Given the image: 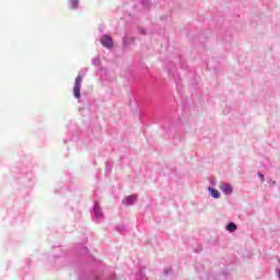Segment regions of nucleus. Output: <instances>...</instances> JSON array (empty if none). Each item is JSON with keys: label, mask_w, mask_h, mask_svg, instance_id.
<instances>
[{"label": "nucleus", "mask_w": 280, "mask_h": 280, "mask_svg": "<svg viewBox=\"0 0 280 280\" xmlns=\"http://www.w3.org/2000/svg\"><path fill=\"white\" fill-rule=\"evenodd\" d=\"M80 89H82V75H78L74 81L73 95L80 100Z\"/></svg>", "instance_id": "1"}, {"label": "nucleus", "mask_w": 280, "mask_h": 280, "mask_svg": "<svg viewBox=\"0 0 280 280\" xmlns=\"http://www.w3.org/2000/svg\"><path fill=\"white\" fill-rule=\"evenodd\" d=\"M101 44L103 45V47H106L107 49H110V47H113V38L108 35H104L101 38Z\"/></svg>", "instance_id": "2"}, {"label": "nucleus", "mask_w": 280, "mask_h": 280, "mask_svg": "<svg viewBox=\"0 0 280 280\" xmlns=\"http://www.w3.org/2000/svg\"><path fill=\"white\" fill-rule=\"evenodd\" d=\"M220 189L225 194L226 196H231L233 194V187L230 184H222L220 186Z\"/></svg>", "instance_id": "3"}, {"label": "nucleus", "mask_w": 280, "mask_h": 280, "mask_svg": "<svg viewBox=\"0 0 280 280\" xmlns=\"http://www.w3.org/2000/svg\"><path fill=\"white\" fill-rule=\"evenodd\" d=\"M226 231H229L230 233H233V231H237V225L235 223H229L226 225Z\"/></svg>", "instance_id": "4"}, {"label": "nucleus", "mask_w": 280, "mask_h": 280, "mask_svg": "<svg viewBox=\"0 0 280 280\" xmlns=\"http://www.w3.org/2000/svg\"><path fill=\"white\" fill-rule=\"evenodd\" d=\"M209 191H210L212 198H220V191H218V189L209 188Z\"/></svg>", "instance_id": "5"}, {"label": "nucleus", "mask_w": 280, "mask_h": 280, "mask_svg": "<svg viewBox=\"0 0 280 280\" xmlns=\"http://www.w3.org/2000/svg\"><path fill=\"white\" fill-rule=\"evenodd\" d=\"M94 215L95 218H102V212L100 211V209L95 208Z\"/></svg>", "instance_id": "6"}, {"label": "nucleus", "mask_w": 280, "mask_h": 280, "mask_svg": "<svg viewBox=\"0 0 280 280\" xmlns=\"http://www.w3.org/2000/svg\"><path fill=\"white\" fill-rule=\"evenodd\" d=\"M78 1L79 0H70L72 8H78Z\"/></svg>", "instance_id": "7"}, {"label": "nucleus", "mask_w": 280, "mask_h": 280, "mask_svg": "<svg viewBox=\"0 0 280 280\" xmlns=\"http://www.w3.org/2000/svg\"><path fill=\"white\" fill-rule=\"evenodd\" d=\"M135 200H137V197L135 196H130L127 198V202H135Z\"/></svg>", "instance_id": "8"}, {"label": "nucleus", "mask_w": 280, "mask_h": 280, "mask_svg": "<svg viewBox=\"0 0 280 280\" xmlns=\"http://www.w3.org/2000/svg\"><path fill=\"white\" fill-rule=\"evenodd\" d=\"M258 176L261 178V180H264V174L259 173Z\"/></svg>", "instance_id": "9"}, {"label": "nucleus", "mask_w": 280, "mask_h": 280, "mask_svg": "<svg viewBox=\"0 0 280 280\" xmlns=\"http://www.w3.org/2000/svg\"><path fill=\"white\" fill-rule=\"evenodd\" d=\"M279 277H280V270H279Z\"/></svg>", "instance_id": "10"}]
</instances>
